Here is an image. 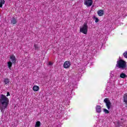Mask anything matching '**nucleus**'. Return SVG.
I'll list each match as a JSON object with an SVG mask.
<instances>
[{"label": "nucleus", "mask_w": 127, "mask_h": 127, "mask_svg": "<svg viewBox=\"0 0 127 127\" xmlns=\"http://www.w3.org/2000/svg\"><path fill=\"white\" fill-rule=\"evenodd\" d=\"M9 103V100L5 95L1 94L0 95V110L2 114H4V110L7 108L8 104Z\"/></svg>", "instance_id": "obj_1"}, {"label": "nucleus", "mask_w": 127, "mask_h": 127, "mask_svg": "<svg viewBox=\"0 0 127 127\" xmlns=\"http://www.w3.org/2000/svg\"><path fill=\"white\" fill-rule=\"evenodd\" d=\"M116 67L122 70H127V62L123 60H119L117 62Z\"/></svg>", "instance_id": "obj_2"}, {"label": "nucleus", "mask_w": 127, "mask_h": 127, "mask_svg": "<svg viewBox=\"0 0 127 127\" xmlns=\"http://www.w3.org/2000/svg\"><path fill=\"white\" fill-rule=\"evenodd\" d=\"M88 22L84 23L83 25L80 28V32H82L83 34H87L88 33Z\"/></svg>", "instance_id": "obj_3"}, {"label": "nucleus", "mask_w": 127, "mask_h": 127, "mask_svg": "<svg viewBox=\"0 0 127 127\" xmlns=\"http://www.w3.org/2000/svg\"><path fill=\"white\" fill-rule=\"evenodd\" d=\"M104 102L105 103L107 109L110 110V109H111V107H112V103H111V101L109 100V98H105L104 100Z\"/></svg>", "instance_id": "obj_4"}, {"label": "nucleus", "mask_w": 127, "mask_h": 127, "mask_svg": "<svg viewBox=\"0 0 127 127\" xmlns=\"http://www.w3.org/2000/svg\"><path fill=\"white\" fill-rule=\"evenodd\" d=\"M10 62L12 63V64H15L16 63V58L14 55H11L10 56Z\"/></svg>", "instance_id": "obj_5"}, {"label": "nucleus", "mask_w": 127, "mask_h": 127, "mask_svg": "<svg viewBox=\"0 0 127 127\" xmlns=\"http://www.w3.org/2000/svg\"><path fill=\"white\" fill-rule=\"evenodd\" d=\"M84 4L87 7L91 6L93 4V0H85Z\"/></svg>", "instance_id": "obj_6"}, {"label": "nucleus", "mask_w": 127, "mask_h": 127, "mask_svg": "<svg viewBox=\"0 0 127 127\" xmlns=\"http://www.w3.org/2000/svg\"><path fill=\"white\" fill-rule=\"evenodd\" d=\"M70 66H71V62L69 61H66L64 64V67L65 69H68V68H69Z\"/></svg>", "instance_id": "obj_7"}, {"label": "nucleus", "mask_w": 127, "mask_h": 127, "mask_svg": "<svg viewBox=\"0 0 127 127\" xmlns=\"http://www.w3.org/2000/svg\"><path fill=\"white\" fill-rule=\"evenodd\" d=\"M96 109L97 113H98V114H101V113L102 112V107H101V106L97 105Z\"/></svg>", "instance_id": "obj_8"}, {"label": "nucleus", "mask_w": 127, "mask_h": 127, "mask_svg": "<svg viewBox=\"0 0 127 127\" xmlns=\"http://www.w3.org/2000/svg\"><path fill=\"white\" fill-rule=\"evenodd\" d=\"M16 22H17V21L16 20V18H15L14 17H12L11 20V24H15Z\"/></svg>", "instance_id": "obj_9"}, {"label": "nucleus", "mask_w": 127, "mask_h": 127, "mask_svg": "<svg viewBox=\"0 0 127 127\" xmlns=\"http://www.w3.org/2000/svg\"><path fill=\"white\" fill-rule=\"evenodd\" d=\"M97 13L99 16H103L104 15V10H100L98 11Z\"/></svg>", "instance_id": "obj_10"}, {"label": "nucleus", "mask_w": 127, "mask_h": 127, "mask_svg": "<svg viewBox=\"0 0 127 127\" xmlns=\"http://www.w3.org/2000/svg\"><path fill=\"white\" fill-rule=\"evenodd\" d=\"M7 66H8V68L11 70V67H12V63H11V62L9 61L7 63Z\"/></svg>", "instance_id": "obj_11"}, {"label": "nucleus", "mask_w": 127, "mask_h": 127, "mask_svg": "<svg viewBox=\"0 0 127 127\" xmlns=\"http://www.w3.org/2000/svg\"><path fill=\"white\" fill-rule=\"evenodd\" d=\"M33 90L35 92H37L39 90V87L37 85H34L33 87Z\"/></svg>", "instance_id": "obj_12"}, {"label": "nucleus", "mask_w": 127, "mask_h": 127, "mask_svg": "<svg viewBox=\"0 0 127 127\" xmlns=\"http://www.w3.org/2000/svg\"><path fill=\"white\" fill-rule=\"evenodd\" d=\"M124 102L126 105H127V94H125L124 96Z\"/></svg>", "instance_id": "obj_13"}, {"label": "nucleus", "mask_w": 127, "mask_h": 127, "mask_svg": "<svg viewBox=\"0 0 127 127\" xmlns=\"http://www.w3.org/2000/svg\"><path fill=\"white\" fill-rule=\"evenodd\" d=\"M120 77L122 78L123 79H125V78H127V75L124 73H122L120 74Z\"/></svg>", "instance_id": "obj_14"}, {"label": "nucleus", "mask_w": 127, "mask_h": 127, "mask_svg": "<svg viewBox=\"0 0 127 127\" xmlns=\"http://www.w3.org/2000/svg\"><path fill=\"white\" fill-rule=\"evenodd\" d=\"M3 82L4 83V85H7V84H9V79L4 78Z\"/></svg>", "instance_id": "obj_15"}, {"label": "nucleus", "mask_w": 127, "mask_h": 127, "mask_svg": "<svg viewBox=\"0 0 127 127\" xmlns=\"http://www.w3.org/2000/svg\"><path fill=\"white\" fill-rule=\"evenodd\" d=\"M40 126H41V123L39 121H37L36 123V124L35 125V127H40Z\"/></svg>", "instance_id": "obj_16"}, {"label": "nucleus", "mask_w": 127, "mask_h": 127, "mask_svg": "<svg viewBox=\"0 0 127 127\" xmlns=\"http://www.w3.org/2000/svg\"><path fill=\"white\" fill-rule=\"evenodd\" d=\"M34 49L35 50H39V46L38 44H34Z\"/></svg>", "instance_id": "obj_17"}, {"label": "nucleus", "mask_w": 127, "mask_h": 127, "mask_svg": "<svg viewBox=\"0 0 127 127\" xmlns=\"http://www.w3.org/2000/svg\"><path fill=\"white\" fill-rule=\"evenodd\" d=\"M5 1L4 0H0V7H2V4H4Z\"/></svg>", "instance_id": "obj_18"}, {"label": "nucleus", "mask_w": 127, "mask_h": 127, "mask_svg": "<svg viewBox=\"0 0 127 127\" xmlns=\"http://www.w3.org/2000/svg\"><path fill=\"white\" fill-rule=\"evenodd\" d=\"M103 112H104L105 114H109V113H110V111H108V110L106 109H103Z\"/></svg>", "instance_id": "obj_19"}, {"label": "nucleus", "mask_w": 127, "mask_h": 127, "mask_svg": "<svg viewBox=\"0 0 127 127\" xmlns=\"http://www.w3.org/2000/svg\"><path fill=\"white\" fill-rule=\"evenodd\" d=\"M123 56L125 57V58H127V52L124 53Z\"/></svg>", "instance_id": "obj_20"}, {"label": "nucleus", "mask_w": 127, "mask_h": 127, "mask_svg": "<svg viewBox=\"0 0 127 127\" xmlns=\"http://www.w3.org/2000/svg\"><path fill=\"white\" fill-rule=\"evenodd\" d=\"M94 18L95 19L96 23L99 22V19L98 18H97L96 17H94Z\"/></svg>", "instance_id": "obj_21"}, {"label": "nucleus", "mask_w": 127, "mask_h": 127, "mask_svg": "<svg viewBox=\"0 0 127 127\" xmlns=\"http://www.w3.org/2000/svg\"><path fill=\"white\" fill-rule=\"evenodd\" d=\"M49 66H52V65H53V64L51 62H50L48 64Z\"/></svg>", "instance_id": "obj_22"}, {"label": "nucleus", "mask_w": 127, "mask_h": 127, "mask_svg": "<svg viewBox=\"0 0 127 127\" xmlns=\"http://www.w3.org/2000/svg\"><path fill=\"white\" fill-rule=\"evenodd\" d=\"M8 96H10V94L9 93V92H7L6 97H8Z\"/></svg>", "instance_id": "obj_23"}]
</instances>
